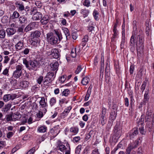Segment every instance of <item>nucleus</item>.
<instances>
[{
  "instance_id": "nucleus-64",
  "label": "nucleus",
  "mask_w": 154,
  "mask_h": 154,
  "mask_svg": "<svg viewBox=\"0 0 154 154\" xmlns=\"http://www.w3.org/2000/svg\"><path fill=\"white\" fill-rule=\"evenodd\" d=\"M66 20L63 18H62L61 20V23L63 25H65L66 24Z\"/></svg>"
},
{
  "instance_id": "nucleus-51",
  "label": "nucleus",
  "mask_w": 154,
  "mask_h": 154,
  "mask_svg": "<svg viewBox=\"0 0 154 154\" xmlns=\"http://www.w3.org/2000/svg\"><path fill=\"white\" fill-rule=\"evenodd\" d=\"M32 29H33L35 27L36 25V23L35 22H32L29 24Z\"/></svg>"
},
{
  "instance_id": "nucleus-49",
  "label": "nucleus",
  "mask_w": 154,
  "mask_h": 154,
  "mask_svg": "<svg viewBox=\"0 0 154 154\" xmlns=\"http://www.w3.org/2000/svg\"><path fill=\"white\" fill-rule=\"evenodd\" d=\"M67 146V150H66L65 154H70V149L68 144L66 145Z\"/></svg>"
},
{
  "instance_id": "nucleus-9",
  "label": "nucleus",
  "mask_w": 154,
  "mask_h": 154,
  "mask_svg": "<svg viewBox=\"0 0 154 154\" xmlns=\"http://www.w3.org/2000/svg\"><path fill=\"white\" fill-rule=\"evenodd\" d=\"M106 114V109L105 108H103L102 109V113L100 119L101 122L103 125L105 124V119H104V118L105 117Z\"/></svg>"
},
{
  "instance_id": "nucleus-60",
  "label": "nucleus",
  "mask_w": 154,
  "mask_h": 154,
  "mask_svg": "<svg viewBox=\"0 0 154 154\" xmlns=\"http://www.w3.org/2000/svg\"><path fill=\"white\" fill-rule=\"evenodd\" d=\"M82 69L80 66H79L75 71V73L77 74L79 73L81 71Z\"/></svg>"
},
{
  "instance_id": "nucleus-58",
  "label": "nucleus",
  "mask_w": 154,
  "mask_h": 154,
  "mask_svg": "<svg viewBox=\"0 0 154 154\" xmlns=\"http://www.w3.org/2000/svg\"><path fill=\"white\" fill-rule=\"evenodd\" d=\"M6 120L7 121H9L11 120H13L12 115H8L7 116Z\"/></svg>"
},
{
  "instance_id": "nucleus-38",
  "label": "nucleus",
  "mask_w": 154,
  "mask_h": 154,
  "mask_svg": "<svg viewBox=\"0 0 154 154\" xmlns=\"http://www.w3.org/2000/svg\"><path fill=\"white\" fill-rule=\"evenodd\" d=\"M19 21L21 23H26L27 22V19L24 16L20 17L19 18Z\"/></svg>"
},
{
  "instance_id": "nucleus-15",
  "label": "nucleus",
  "mask_w": 154,
  "mask_h": 154,
  "mask_svg": "<svg viewBox=\"0 0 154 154\" xmlns=\"http://www.w3.org/2000/svg\"><path fill=\"white\" fill-rule=\"evenodd\" d=\"M47 127L44 125H40L37 128V131L39 133H45L46 131Z\"/></svg>"
},
{
  "instance_id": "nucleus-61",
  "label": "nucleus",
  "mask_w": 154,
  "mask_h": 154,
  "mask_svg": "<svg viewBox=\"0 0 154 154\" xmlns=\"http://www.w3.org/2000/svg\"><path fill=\"white\" fill-rule=\"evenodd\" d=\"M115 69H116V71L117 72H119L120 69H119V64H115Z\"/></svg>"
},
{
  "instance_id": "nucleus-26",
  "label": "nucleus",
  "mask_w": 154,
  "mask_h": 154,
  "mask_svg": "<svg viewBox=\"0 0 154 154\" xmlns=\"http://www.w3.org/2000/svg\"><path fill=\"white\" fill-rule=\"evenodd\" d=\"M79 129L77 128L72 127L70 129V131L74 134H76L78 132Z\"/></svg>"
},
{
  "instance_id": "nucleus-34",
  "label": "nucleus",
  "mask_w": 154,
  "mask_h": 154,
  "mask_svg": "<svg viewBox=\"0 0 154 154\" xmlns=\"http://www.w3.org/2000/svg\"><path fill=\"white\" fill-rule=\"evenodd\" d=\"M148 82V80L147 79H145V80L143 82L141 86V90L143 92L145 89L146 84Z\"/></svg>"
},
{
  "instance_id": "nucleus-18",
  "label": "nucleus",
  "mask_w": 154,
  "mask_h": 154,
  "mask_svg": "<svg viewBox=\"0 0 154 154\" xmlns=\"http://www.w3.org/2000/svg\"><path fill=\"white\" fill-rule=\"evenodd\" d=\"M136 147V146H134L133 144H129L128 147L126 149V153L127 154H130L131 150L133 149Z\"/></svg>"
},
{
  "instance_id": "nucleus-20",
  "label": "nucleus",
  "mask_w": 154,
  "mask_h": 154,
  "mask_svg": "<svg viewBox=\"0 0 154 154\" xmlns=\"http://www.w3.org/2000/svg\"><path fill=\"white\" fill-rule=\"evenodd\" d=\"M113 34L111 38L112 41H115V39L116 38L118 35V31L117 29H113Z\"/></svg>"
},
{
  "instance_id": "nucleus-19",
  "label": "nucleus",
  "mask_w": 154,
  "mask_h": 154,
  "mask_svg": "<svg viewBox=\"0 0 154 154\" xmlns=\"http://www.w3.org/2000/svg\"><path fill=\"white\" fill-rule=\"evenodd\" d=\"M41 35L40 32L38 31H36L34 32H32L31 34V37L33 38H38Z\"/></svg>"
},
{
  "instance_id": "nucleus-56",
  "label": "nucleus",
  "mask_w": 154,
  "mask_h": 154,
  "mask_svg": "<svg viewBox=\"0 0 154 154\" xmlns=\"http://www.w3.org/2000/svg\"><path fill=\"white\" fill-rule=\"evenodd\" d=\"M43 77L42 76H40L37 79L38 83L39 84L41 83L42 82L43 80Z\"/></svg>"
},
{
  "instance_id": "nucleus-57",
  "label": "nucleus",
  "mask_w": 154,
  "mask_h": 154,
  "mask_svg": "<svg viewBox=\"0 0 154 154\" xmlns=\"http://www.w3.org/2000/svg\"><path fill=\"white\" fill-rule=\"evenodd\" d=\"M35 151V148H33L28 151L27 152L29 154H33Z\"/></svg>"
},
{
  "instance_id": "nucleus-1",
  "label": "nucleus",
  "mask_w": 154,
  "mask_h": 154,
  "mask_svg": "<svg viewBox=\"0 0 154 154\" xmlns=\"http://www.w3.org/2000/svg\"><path fill=\"white\" fill-rule=\"evenodd\" d=\"M47 41L52 45H54L58 43V38L52 33H49L47 34Z\"/></svg>"
},
{
  "instance_id": "nucleus-39",
  "label": "nucleus",
  "mask_w": 154,
  "mask_h": 154,
  "mask_svg": "<svg viewBox=\"0 0 154 154\" xmlns=\"http://www.w3.org/2000/svg\"><path fill=\"white\" fill-rule=\"evenodd\" d=\"M21 117V115L20 114H13L12 115L13 121H15L18 120Z\"/></svg>"
},
{
  "instance_id": "nucleus-44",
  "label": "nucleus",
  "mask_w": 154,
  "mask_h": 154,
  "mask_svg": "<svg viewBox=\"0 0 154 154\" xmlns=\"http://www.w3.org/2000/svg\"><path fill=\"white\" fill-rule=\"evenodd\" d=\"M81 139L80 137L79 136L75 137L73 138L72 141L74 143H77Z\"/></svg>"
},
{
  "instance_id": "nucleus-30",
  "label": "nucleus",
  "mask_w": 154,
  "mask_h": 154,
  "mask_svg": "<svg viewBox=\"0 0 154 154\" xmlns=\"http://www.w3.org/2000/svg\"><path fill=\"white\" fill-rule=\"evenodd\" d=\"M68 102V101L65 98H60L59 101V104L61 106H62V105L64 103H67Z\"/></svg>"
},
{
  "instance_id": "nucleus-21",
  "label": "nucleus",
  "mask_w": 154,
  "mask_h": 154,
  "mask_svg": "<svg viewBox=\"0 0 154 154\" xmlns=\"http://www.w3.org/2000/svg\"><path fill=\"white\" fill-rule=\"evenodd\" d=\"M6 31L8 35H13L16 32V30L13 28H8Z\"/></svg>"
},
{
  "instance_id": "nucleus-36",
  "label": "nucleus",
  "mask_w": 154,
  "mask_h": 154,
  "mask_svg": "<svg viewBox=\"0 0 154 154\" xmlns=\"http://www.w3.org/2000/svg\"><path fill=\"white\" fill-rule=\"evenodd\" d=\"M104 60H103V61L102 60L101 61V66L100 67V75L101 76V75H103V72H104Z\"/></svg>"
},
{
  "instance_id": "nucleus-7",
  "label": "nucleus",
  "mask_w": 154,
  "mask_h": 154,
  "mask_svg": "<svg viewBox=\"0 0 154 154\" xmlns=\"http://www.w3.org/2000/svg\"><path fill=\"white\" fill-rule=\"evenodd\" d=\"M60 125H57L51 130L50 132L53 134L54 136H56L60 133Z\"/></svg>"
},
{
  "instance_id": "nucleus-50",
  "label": "nucleus",
  "mask_w": 154,
  "mask_h": 154,
  "mask_svg": "<svg viewBox=\"0 0 154 154\" xmlns=\"http://www.w3.org/2000/svg\"><path fill=\"white\" fill-rule=\"evenodd\" d=\"M55 32L56 34L57 35V36L58 37L59 40H61L62 39V38L61 35V33L60 32L58 31H55Z\"/></svg>"
},
{
  "instance_id": "nucleus-5",
  "label": "nucleus",
  "mask_w": 154,
  "mask_h": 154,
  "mask_svg": "<svg viewBox=\"0 0 154 154\" xmlns=\"http://www.w3.org/2000/svg\"><path fill=\"white\" fill-rule=\"evenodd\" d=\"M138 134V131L136 128H134L132 129L128 133V136L130 139L134 138Z\"/></svg>"
},
{
  "instance_id": "nucleus-32",
  "label": "nucleus",
  "mask_w": 154,
  "mask_h": 154,
  "mask_svg": "<svg viewBox=\"0 0 154 154\" xmlns=\"http://www.w3.org/2000/svg\"><path fill=\"white\" fill-rule=\"evenodd\" d=\"M76 51L75 48H73L72 49L71 52V56L72 58H75L76 56Z\"/></svg>"
},
{
  "instance_id": "nucleus-41",
  "label": "nucleus",
  "mask_w": 154,
  "mask_h": 154,
  "mask_svg": "<svg viewBox=\"0 0 154 154\" xmlns=\"http://www.w3.org/2000/svg\"><path fill=\"white\" fill-rule=\"evenodd\" d=\"M63 32L67 38L68 36L70 35V33L69 30L66 28H64L63 29Z\"/></svg>"
},
{
  "instance_id": "nucleus-52",
  "label": "nucleus",
  "mask_w": 154,
  "mask_h": 154,
  "mask_svg": "<svg viewBox=\"0 0 154 154\" xmlns=\"http://www.w3.org/2000/svg\"><path fill=\"white\" fill-rule=\"evenodd\" d=\"M88 31L92 33H94V27L92 26H89L88 27Z\"/></svg>"
},
{
  "instance_id": "nucleus-12",
  "label": "nucleus",
  "mask_w": 154,
  "mask_h": 154,
  "mask_svg": "<svg viewBox=\"0 0 154 154\" xmlns=\"http://www.w3.org/2000/svg\"><path fill=\"white\" fill-rule=\"evenodd\" d=\"M121 135V131H119L116 132L115 134L112 136V140L115 143L117 142L118 140Z\"/></svg>"
},
{
  "instance_id": "nucleus-31",
  "label": "nucleus",
  "mask_w": 154,
  "mask_h": 154,
  "mask_svg": "<svg viewBox=\"0 0 154 154\" xmlns=\"http://www.w3.org/2000/svg\"><path fill=\"white\" fill-rule=\"evenodd\" d=\"M136 39V37L134 35H132L130 39V45L132 47H134V40Z\"/></svg>"
},
{
  "instance_id": "nucleus-46",
  "label": "nucleus",
  "mask_w": 154,
  "mask_h": 154,
  "mask_svg": "<svg viewBox=\"0 0 154 154\" xmlns=\"http://www.w3.org/2000/svg\"><path fill=\"white\" fill-rule=\"evenodd\" d=\"M66 75L62 76L60 79V81L62 83L64 82L66 80Z\"/></svg>"
},
{
  "instance_id": "nucleus-16",
  "label": "nucleus",
  "mask_w": 154,
  "mask_h": 154,
  "mask_svg": "<svg viewBox=\"0 0 154 154\" xmlns=\"http://www.w3.org/2000/svg\"><path fill=\"white\" fill-rule=\"evenodd\" d=\"M39 103L40 108H45L47 105V104L45 102V99L44 97L41 98Z\"/></svg>"
},
{
  "instance_id": "nucleus-4",
  "label": "nucleus",
  "mask_w": 154,
  "mask_h": 154,
  "mask_svg": "<svg viewBox=\"0 0 154 154\" xmlns=\"http://www.w3.org/2000/svg\"><path fill=\"white\" fill-rule=\"evenodd\" d=\"M38 66V63L36 61H31L29 62V65L27 68L29 70H35Z\"/></svg>"
},
{
  "instance_id": "nucleus-43",
  "label": "nucleus",
  "mask_w": 154,
  "mask_h": 154,
  "mask_svg": "<svg viewBox=\"0 0 154 154\" xmlns=\"http://www.w3.org/2000/svg\"><path fill=\"white\" fill-rule=\"evenodd\" d=\"M5 36V33L3 30H0V38H4Z\"/></svg>"
},
{
  "instance_id": "nucleus-35",
  "label": "nucleus",
  "mask_w": 154,
  "mask_h": 154,
  "mask_svg": "<svg viewBox=\"0 0 154 154\" xmlns=\"http://www.w3.org/2000/svg\"><path fill=\"white\" fill-rule=\"evenodd\" d=\"M19 16L20 14L17 11H15L13 12L11 17L13 19L17 18L19 17Z\"/></svg>"
},
{
  "instance_id": "nucleus-28",
  "label": "nucleus",
  "mask_w": 154,
  "mask_h": 154,
  "mask_svg": "<svg viewBox=\"0 0 154 154\" xmlns=\"http://www.w3.org/2000/svg\"><path fill=\"white\" fill-rule=\"evenodd\" d=\"M58 149L61 152H64L67 150V147H66L63 144H60L58 146Z\"/></svg>"
},
{
  "instance_id": "nucleus-53",
  "label": "nucleus",
  "mask_w": 154,
  "mask_h": 154,
  "mask_svg": "<svg viewBox=\"0 0 154 154\" xmlns=\"http://www.w3.org/2000/svg\"><path fill=\"white\" fill-rule=\"evenodd\" d=\"M134 70V66L133 65H131L130 66L129 69L130 73L131 74L133 73Z\"/></svg>"
},
{
  "instance_id": "nucleus-2",
  "label": "nucleus",
  "mask_w": 154,
  "mask_h": 154,
  "mask_svg": "<svg viewBox=\"0 0 154 154\" xmlns=\"http://www.w3.org/2000/svg\"><path fill=\"white\" fill-rule=\"evenodd\" d=\"M55 76L54 73L49 72L45 78L44 82L45 83H47L46 84L51 83L54 80Z\"/></svg>"
},
{
  "instance_id": "nucleus-13",
  "label": "nucleus",
  "mask_w": 154,
  "mask_h": 154,
  "mask_svg": "<svg viewBox=\"0 0 154 154\" xmlns=\"http://www.w3.org/2000/svg\"><path fill=\"white\" fill-rule=\"evenodd\" d=\"M51 70V71H55V73L58 70L59 64L57 62H56L54 63H51L50 65Z\"/></svg>"
},
{
  "instance_id": "nucleus-29",
  "label": "nucleus",
  "mask_w": 154,
  "mask_h": 154,
  "mask_svg": "<svg viewBox=\"0 0 154 154\" xmlns=\"http://www.w3.org/2000/svg\"><path fill=\"white\" fill-rule=\"evenodd\" d=\"M82 3L85 6L89 7L91 6V3L89 0H83Z\"/></svg>"
},
{
  "instance_id": "nucleus-11",
  "label": "nucleus",
  "mask_w": 154,
  "mask_h": 154,
  "mask_svg": "<svg viewBox=\"0 0 154 154\" xmlns=\"http://www.w3.org/2000/svg\"><path fill=\"white\" fill-rule=\"evenodd\" d=\"M42 14L38 12H35L33 15L32 17V19L33 20H39L42 17Z\"/></svg>"
},
{
  "instance_id": "nucleus-59",
  "label": "nucleus",
  "mask_w": 154,
  "mask_h": 154,
  "mask_svg": "<svg viewBox=\"0 0 154 154\" xmlns=\"http://www.w3.org/2000/svg\"><path fill=\"white\" fill-rule=\"evenodd\" d=\"M13 133L12 132H8L7 135V137L8 138H10L13 135Z\"/></svg>"
},
{
  "instance_id": "nucleus-10",
  "label": "nucleus",
  "mask_w": 154,
  "mask_h": 154,
  "mask_svg": "<svg viewBox=\"0 0 154 154\" xmlns=\"http://www.w3.org/2000/svg\"><path fill=\"white\" fill-rule=\"evenodd\" d=\"M72 107L71 106H70L67 107L63 111V112L61 113V117L63 118H64L69 113V112L70 110L71 109Z\"/></svg>"
},
{
  "instance_id": "nucleus-63",
  "label": "nucleus",
  "mask_w": 154,
  "mask_h": 154,
  "mask_svg": "<svg viewBox=\"0 0 154 154\" xmlns=\"http://www.w3.org/2000/svg\"><path fill=\"white\" fill-rule=\"evenodd\" d=\"M142 72L143 69H140L137 74V75H138L139 77H141L143 74Z\"/></svg>"
},
{
  "instance_id": "nucleus-45",
  "label": "nucleus",
  "mask_w": 154,
  "mask_h": 154,
  "mask_svg": "<svg viewBox=\"0 0 154 154\" xmlns=\"http://www.w3.org/2000/svg\"><path fill=\"white\" fill-rule=\"evenodd\" d=\"M69 93V90L68 89H66L64 90L63 91L62 94L65 96H67Z\"/></svg>"
},
{
  "instance_id": "nucleus-3",
  "label": "nucleus",
  "mask_w": 154,
  "mask_h": 154,
  "mask_svg": "<svg viewBox=\"0 0 154 154\" xmlns=\"http://www.w3.org/2000/svg\"><path fill=\"white\" fill-rule=\"evenodd\" d=\"M47 54L48 56L51 55L53 58H59L60 57L58 50L56 48L52 49L51 52H48Z\"/></svg>"
},
{
  "instance_id": "nucleus-55",
  "label": "nucleus",
  "mask_w": 154,
  "mask_h": 154,
  "mask_svg": "<svg viewBox=\"0 0 154 154\" xmlns=\"http://www.w3.org/2000/svg\"><path fill=\"white\" fill-rule=\"evenodd\" d=\"M88 36L87 35H85L82 39V41L86 43L88 42Z\"/></svg>"
},
{
  "instance_id": "nucleus-25",
  "label": "nucleus",
  "mask_w": 154,
  "mask_h": 154,
  "mask_svg": "<svg viewBox=\"0 0 154 154\" xmlns=\"http://www.w3.org/2000/svg\"><path fill=\"white\" fill-rule=\"evenodd\" d=\"M91 88L89 87L88 88L87 93L85 97V101H87L88 100L91 94Z\"/></svg>"
},
{
  "instance_id": "nucleus-24",
  "label": "nucleus",
  "mask_w": 154,
  "mask_h": 154,
  "mask_svg": "<svg viewBox=\"0 0 154 154\" xmlns=\"http://www.w3.org/2000/svg\"><path fill=\"white\" fill-rule=\"evenodd\" d=\"M22 72L15 71L13 73V76L16 79L19 78L21 75Z\"/></svg>"
},
{
  "instance_id": "nucleus-23",
  "label": "nucleus",
  "mask_w": 154,
  "mask_h": 154,
  "mask_svg": "<svg viewBox=\"0 0 154 154\" xmlns=\"http://www.w3.org/2000/svg\"><path fill=\"white\" fill-rule=\"evenodd\" d=\"M93 16L94 19L97 20H99V11L96 9H94L93 12Z\"/></svg>"
},
{
  "instance_id": "nucleus-42",
  "label": "nucleus",
  "mask_w": 154,
  "mask_h": 154,
  "mask_svg": "<svg viewBox=\"0 0 154 154\" xmlns=\"http://www.w3.org/2000/svg\"><path fill=\"white\" fill-rule=\"evenodd\" d=\"M23 68L22 65H18L16 67V70L17 71L22 72V69Z\"/></svg>"
},
{
  "instance_id": "nucleus-33",
  "label": "nucleus",
  "mask_w": 154,
  "mask_h": 154,
  "mask_svg": "<svg viewBox=\"0 0 154 154\" xmlns=\"http://www.w3.org/2000/svg\"><path fill=\"white\" fill-rule=\"evenodd\" d=\"M56 99L55 97H53L51 98L49 101V103L50 106H52L54 105L56 103Z\"/></svg>"
},
{
  "instance_id": "nucleus-22",
  "label": "nucleus",
  "mask_w": 154,
  "mask_h": 154,
  "mask_svg": "<svg viewBox=\"0 0 154 154\" xmlns=\"http://www.w3.org/2000/svg\"><path fill=\"white\" fill-rule=\"evenodd\" d=\"M89 81L90 79L88 77H85L82 79L81 83L83 85H86L88 84Z\"/></svg>"
},
{
  "instance_id": "nucleus-40",
  "label": "nucleus",
  "mask_w": 154,
  "mask_h": 154,
  "mask_svg": "<svg viewBox=\"0 0 154 154\" xmlns=\"http://www.w3.org/2000/svg\"><path fill=\"white\" fill-rule=\"evenodd\" d=\"M82 149V145H79L75 149V153L76 154H79Z\"/></svg>"
},
{
  "instance_id": "nucleus-27",
  "label": "nucleus",
  "mask_w": 154,
  "mask_h": 154,
  "mask_svg": "<svg viewBox=\"0 0 154 154\" xmlns=\"http://www.w3.org/2000/svg\"><path fill=\"white\" fill-rule=\"evenodd\" d=\"M29 84V83L28 82L24 81L20 82V85L23 88H25L28 87Z\"/></svg>"
},
{
  "instance_id": "nucleus-14",
  "label": "nucleus",
  "mask_w": 154,
  "mask_h": 154,
  "mask_svg": "<svg viewBox=\"0 0 154 154\" xmlns=\"http://www.w3.org/2000/svg\"><path fill=\"white\" fill-rule=\"evenodd\" d=\"M49 20V17L48 15L44 16L40 20L41 23L43 25L46 24Z\"/></svg>"
},
{
  "instance_id": "nucleus-8",
  "label": "nucleus",
  "mask_w": 154,
  "mask_h": 154,
  "mask_svg": "<svg viewBox=\"0 0 154 154\" xmlns=\"http://www.w3.org/2000/svg\"><path fill=\"white\" fill-rule=\"evenodd\" d=\"M15 5L16 8L19 11H22L24 10L23 3L20 1H17Z\"/></svg>"
},
{
  "instance_id": "nucleus-54",
  "label": "nucleus",
  "mask_w": 154,
  "mask_h": 154,
  "mask_svg": "<svg viewBox=\"0 0 154 154\" xmlns=\"http://www.w3.org/2000/svg\"><path fill=\"white\" fill-rule=\"evenodd\" d=\"M32 29L31 28L29 24L28 26H27L24 29V30L25 31V32H27L28 31L31 30Z\"/></svg>"
},
{
  "instance_id": "nucleus-6",
  "label": "nucleus",
  "mask_w": 154,
  "mask_h": 154,
  "mask_svg": "<svg viewBox=\"0 0 154 154\" xmlns=\"http://www.w3.org/2000/svg\"><path fill=\"white\" fill-rule=\"evenodd\" d=\"M16 97V95L14 94H6L4 96L3 99L5 102H7L9 100H13Z\"/></svg>"
},
{
  "instance_id": "nucleus-48",
  "label": "nucleus",
  "mask_w": 154,
  "mask_h": 154,
  "mask_svg": "<svg viewBox=\"0 0 154 154\" xmlns=\"http://www.w3.org/2000/svg\"><path fill=\"white\" fill-rule=\"evenodd\" d=\"M140 133L142 134H144L145 133V131L143 127L142 126L139 128Z\"/></svg>"
},
{
  "instance_id": "nucleus-17",
  "label": "nucleus",
  "mask_w": 154,
  "mask_h": 154,
  "mask_svg": "<svg viewBox=\"0 0 154 154\" xmlns=\"http://www.w3.org/2000/svg\"><path fill=\"white\" fill-rule=\"evenodd\" d=\"M15 46L17 49L20 50L24 47L23 42L22 41H19L15 45Z\"/></svg>"
},
{
  "instance_id": "nucleus-37",
  "label": "nucleus",
  "mask_w": 154,
  "mask_h": 154,
  "mask_svg": "<svg viewBox=\"0 0 154 154\" xmlns=\"http://www.w3.org/2000/svg\"><path fill=\"white\" fill-rule=\"evenodd\" d=\"M81 12L83 15H85V17L87 16L89 13V11L85 9H82L81 10Z\"/></svg>"
},
{
  "instance_id": "nucleus-47",
  "label": "nucleus",
  "mask_w": 154,
  "mask_h": 154,
  "mask_svg": "<svg viewBox=\"0 0 154 154\" xmlns=\"http://www.w3.org/2000/svg\"><path fill=\"white\" fill-rule=\"evenodd\" d=\"M149 98V96L148 95H144V99H143V103H145L148 100Z\"/></svg>"
},
{
  "instance_id": "nucleus-62",
  "label": "nucleus",
  "mask_w": 154,
  "mask_h": 154,
  "mask_svg": "<svg viewBox=\"0 0 154 154\" xmlns=\"http://www.w3.org/2000/svg\"><path fill=\"white\" fill-rule=\"evenodd\" d=\"M5 145V141H0V148L4 147Z\"/></svg>"
}]
</instances>
